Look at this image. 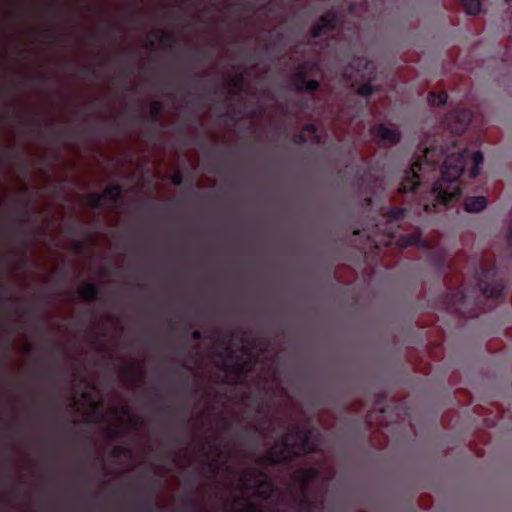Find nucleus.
<instances>
[{"mask_svg": "<svg viewBox=\"0 0 512 512\" xmlns=\"http://www.w3.org/2000/svg\"><path fill=\"white\" fill-rule=\"evenodd\" d=\"M214 450L216 452V456H217V459H214L210 462H207L206 463V466L209 467V469L213 472V473H217L219 471V458L221 456V450L218 446H214Z\"/></svg>", "mask_w": 512, "mask_h": 512, "instance_id": "obj_28", "label": "nucleus"}, {"mask_svg": "<svg viewBox=\"0 0 512 512\" xmlns=\"http://www.w3.org/2000/svg\"><path fill=\"white\" fill-rule=\"evenodd\" d=\"M367 422H368L369 424H371V423H372V414H369V415L367 416Z\"/></svg>", "mask_w": 512, "mask_h": 512, "instance_id": "obj_58", "label": "nucleus"}, {"mask_svg": "<svg viewBox=\"0 0 512 512\" xmlns=\"http://www.w3.org/2000/svg\"><path fill=\"white\" fill-rule=\"evenodd\" d=\"M245 7H246L247 10H252L253 9V6L250 5V4H247Z\"/></svg>", "mask_w": 512, "mask_h": 512, "instance_id": "obj_61", "label": "nucleus"}, {"mask_svg": "<svg viewBox=\"0 0 512 512\" xmlns=\"http://www.w3.org/2000/svg\"><path fill=\"white\" fill-rule=\"evenodd\" d=\"M254 401H255V403H257V405H258V412H260V411H261V403H260L259 399H258L257 397H255V398H254Z\"/></svg>", "mask_w": 512, "mask_h": 512, "instance_id": "obj_53", "label": "nucleus"}, {"mask_svg": "<svg viewBox=\"0 0 512 512\" xmlns=\"http://www.w3.org/2000/svg\"><path fill=\"white\" fill-rule=\"evenodd\" d=\"M295 445L294 441H291V434L288 432H285L274 445L276 446V453L279 457L283 458L285 464L300 457V453L296 451Z\"/></svg>", "mask_w": 512, "mask_h": 512, "instance_id": "obj_8", "label": "nucleus"}, {"mask_svg": "<svg viewBox=\"0 0 512 512\" xmlns=\"http://www.w3.org/2000/svg\"><path fill=\"white\" fill-rule=\"evenodd\" d=\"M398 245L401 248H406L409 246H419L426 247L427 242L422 239L421 232L417 231L409 235H403L398 239Z\"/></svg>", "mask_w": 512, "mask_h": 512, "instance_id": "obj_14", "label": "nucleus"}, {"mask_svg": "<svg viewBox=\"0 0 512 512\" xmlns=\"http://www.w3.org/2000/svg\"><path fill=\"white\" fill-rule=\"evenodd\" d=\"M252 367L251 363L250 362H247V361H242V362H238L234 365V371L235 373H237L238 375H243L245 374L250 368Z\"/></svg>", "mask_w": 512, "mask_h": 512, "instance_id": "obj_30", "label": "nucleus"}, {"mask_svg": "<svg viewBox=\"0 0 512 512\" xmlns=\"http://www.w3.org/2000/svg\"><path fill=\"white\" fill-rule=\"evenodd\" d=\"M173 442L176 443V444H180L182 441H181V438L179 437H174L173 438Z\"/></svg>", "mask_w": 512, "mask_h": 512, "instance_id": "obj_55", "label": "nucleus"}, {"mask_svg": "<svg viewBox=\"0 0 512 512\" xmlns=\"http://www.w3.org/2000/svg\"><path fill=\"white\" fill-rule=\"evenodd\" d=\"M256 434H262V432L260 431L259 428L257 427H254L252 429H249L247 427H245L241 433L239 434L241 437H244V436H249V437H254Z\"/></svg>", "mask_w": 512, "mask_h": 512, "instance_id": "obj_33", "label": "nucleus"}, {"mask_svg": "<svg viewBox=\"0 0 512 512\" xmlns=\"http://www.w3.org/2000/svg\"><path fill=\"white\" fill-rule=\"evenodd\" d=\"M487 206V200L484 196L467 197L464 200V210L466 212H480Z\"/></svg>", "mask_w": 512, "mask_h": 512, "instance_id": "obj_15", "label": "nucleus"}, {"mask_svg": "<svg viewBox=\"0 0 512 512\" xmlns=\"http://www.w3.org/2000/svg\"><path fill=\"white\" fill-rule=\"evenodd\" d=\"M163 112V103L155 100L150 103V116L154 122H157Z\"/></svg>", "mask_w": 512, "mask_h": 512, "instance_id": "obj_23", "label": "nucleus"}, {"mask_svg": "<svg viewBox=\"0 0 512 512\" xmlns=\"http://www.w3.org/2000/svg\"><path fill=\"white\" fill-rule=\"evenodd\" d=\"M317 67V63L306 61L303 64H301L297 70L295 71L293 77H292V83L297 89V85H300L304 83L308 79V74L311 69H314Z\"/></svg>", "mask_w": 512, "mask_h": 512, "instance_id": "obj_13", "label": "nucleus"}, {"mask_svg": "<svg viewBox=\"0 0 512 512\" xmlns=\"http://www.w3.org/2000/svg\"><path fill=\"white\" fill-rule=\"evenodd\" d=\"M28 126L31 127V132L43 137L44 134H45V131L43 129H41V126L38 122L36 121H29L27 122Z\"/></svg>", "mask_w": 512, "mask_h": 512, "instance_id": "obj_32", "label": "nucleus"}, {"mask_svg": "<svg viewBox=\"0 0 512 512\" xmlns=\"http://www.w3.org/2000/svg\"><path fill=\"white\" fill-rule=\"evenodd\" d=\"M135 508L144 512H152L154 505L149 499H142L136 502Z\"/></svg>", "mask_w": 512, "mask_h": 512, "instance_id": "obj_27", "label": "nucleus"}, {"mask_svg": "<svg viewBox=\"0 0 512 512\" xmlns=\"http://www.w3.org/2000/svg\"><path fill=\"white\" fill-rule=\"evenodd\" d=\"M205 77L204 74H200V73H196L194 74L193 76V79H194V82H195V85H200L201 83V80Z\"/></svg>", "mask_w": 512, "mask_h": 512, "instance_id": "obj_43", "label": "nucleus"}, {"mask_svg": "<svg viewBox=\"0 0 512 512\" xmlns=\"http://www.w3.org/2000/svg\"><path fill=\"white\" fill-rule=\"evenodd\" d=\"M461 4L469 15H477L481 11L480 0H461Z\"/></svg>", "mask_w": 512, "mask_h": 512, "instance_id": "obj_20", "label": "nucleus"}, {"mask_svg": "<svg viewBox=\"0 0 512 512\" xmlns=\"http://www.w3.org/2000/svg\"><path fill=\"white\" fill-rule=\"evenodd\" d=\"M257 462L261 465L276 466L285 464L283 458L276 453V446H272L266 454L258 457Z\"/></svg>", "mask_w": 512, "mask_h": 512, "instance_id": "obj_16", "label": "nucleus"}, {"mask_svg": "<svg viewBox=\"0 0 512 512\" xmlns=\"http://www.w3.org/2000/svg\"><path fill=\"white\" fill-rule=\"evenodd\" d=\"M373 93H374V88L370 82H366V83L360 85L356 90L357 95L365 97L367 99L369 97H371L373 95Z\"/></svg>", "mask_w": 512, "mask_h": 512, "instance_id": "obj_26", "label": "nucleus"}, {"mask_svg": "<svg viewBox=\"0 0 512 512\" xmlns=\"http://www.w3.org/2000/svg\"><path fill=\"white\" fill-rule=\"evenodd\" d=\"M105 36H111L113 35V30L111 28H108L104 31Z\"/></svg>", "mask_w": 512, "mask_h": 512, "instance_id": "obj_50", "label": "nucleus"}, {"mask_svg": "<svg viewBox=\"0 0 512 512\" xmlns=\"http://www.w3.org/2000/svg\"><path fill=\"white\" fill-rule=\"evenodd\" d=\"M369 133L373 141L380 147H393L401 142L402 134L399 129H392L383 123L370 126Z\"/></svg>", "mask_w": 512, "mask_h": 512, "instance_id": "obj_4", "label": "nucleus"}, {"mask_svg": "<svg viewBox=\"0 0 512 512\" xmlns=\"http://www.w3.org/2000/svg\"><path fill=\"white\" fill-rule=\"evenodd\" d=\"M179 418L183 421L184 425L187 426L190 422L189 411L187 407H183L179 412Z\"/></svg>", "mask_w": 512, "mask_h": 512, "instance_id": "obj_36", "label": "nucleus"}, {"mask_svg": "<svg viewBox=\"0 0 512 512\" xmlns=\"http://www.w3.org/2000/svg\"><path fill=\"white\" fill-rule=\"evenodd\" d=\"M472 120V112L469 109L455 110L448 114L447 122L453 134H462Z\"/></svg>", "mask_w": 512, "mask_h": 512, "instance_id": "obj_7", "label": "nucleus"}, {"mask_svg": "<svg viewBox=\"0 0 512 512\" xmlns=\"http://www.w3.org/2000/svg\"><path fill=\"white\" fill-rule=\"evenodd\" d=\"M318 476V470L313 467L299 468L293 473V479L299 482L303 490L307 491L309 484Z\"/></svg>", "mask_w": 512, "mask_h": 512, "instance_id": "obj_10", "label": "nucleus"}, {"mask_svg": "<svg viewBox=\"0 0 512 512\" xmlns=\"http://www.w3.org/2000/svg\"><path fill=\"white\" fill-rule=\"evenodd\" d=\"M347 149H348V152H349V153H352V151H353V147H352V145H348Z\"/></svg>", "mask_w": 512, "mask_h": 512, "instance_id": "obj_60", "label": "nucleus"}, {"mask_svg": "<svg viewBox=\"0 0 512 512\" xmlns=\"http://www.w3.org/2000/svg\"><path fill=\"white\" fill-rule=\"evenodd\" d=\"M123 378L125 381L133 382L136 378L135 374L129 371H123Z\"/></svg>", "mask_w": 512, "mask_h": 512, "instance_id": "obj_41", "label": "nucleus"}, {"mask_svg": "<svg viewBox=\"0 0 512 512\" xmlns=\"http://www.w3.org/2000/svg\"><path fill=\"white\" fill-rule=\"evenodd\" d=\"M5 348L8 349V341L5 342Z\"/></svg>", "mask_w": 512, "mask_h": 512, "instance_id": "obj_64", "label": "nucleus"}, {"mask_svg": "<svg viewBox=\"0 0 512 512\" xmlns=\"http://www.w3.org/2000/svg\"><path fill=\"white\" fill-rule=\"evenodd\" d=\"M28 204H29V201H26L20 211V220L23 221V222H27L28 219H29V211H28Z\"/></svg>", "mask_w": 512, "mask_h": 512, "instance_id": "obj_37", "label": "nucleus"}, {"mask_svg": "<svg viewBox=\"0 0 512 512\" xmlns=\"http://www.w3.org/2000/svg\"><path fill=\"white\" fill-rule=\"evenodd\" d=\"M125 72L130 75L133 72V70L131 68H126Z\"/></svg>", "mask_w": 512, "mask_h": 512, "instance_id": "obj_59", "label": "nucleus"}, {"mask_svg": "<svg viewBox=\"0 0 512 512\" xmlns=\"http://www.w3.org/2000/svg\"><path fill=\"white\" fill-rule=\"evenodd\" d=\"M6 156L7 157H10V158H17V155L16 154H12V153H6Z\"/></svg>", "mask_w": 512, "mask_h": 512, "instance_id": "obj_57", "label": "nucleus"}, {"mask_svg": "<svg viewBox=\"0 0 512 512\" xmlns=\"http://www.w3.org/2000/svg\"><path fill=\"white\" fill-rule=\"evenodd\" d=\"M41 375L46 378H50L53 375V369L51 367L45 366L41 369Z\"/></svg>", "mask_w": 512, "mask_h": 512, "instance_id": "obj_39", "label": "nucleus"}, {"mask_svg": "<svg viewBox=\"0 0 512 512\" xmlns=\"http://www.w3.org/2000/svg\"><path fill=\"white\" fill-rule=\"evenodd\" d=\"M198 54L203 58V59H208L211 57V51L209 50H199L198 51Z\"/></svg>", "mask_w": 512, "mask_h": 512, "instance_id": "obj_44", "label": "nucleus"}, {"mask_svg": "<svg viewBox=\"0 0 512 512\" xmlns=\"http://www.w3.org/2000/svg\"><path fill=\"white\" fill-rule=\"evenodd\" d=\"M191 337L193 340L195 341H199L201 339H203V334L201 331L199 330H194L192 333H191Z\"/></svg>", "mask_w": 512, "mask_h": 512, "instance_id": "obj_42", "label": "nucleus"}, {"mask_svg": "<svg viewBox=\"0 0 512 512\" xmlns=\"http://www.w3.org/2000/svg\"><path fill=\"white\" fill-rule=\"evenodd\" d=\"M294 434L296 437L294 441L295 449L300 453V457L318 451L317 441L320 433L316 429L297 427Z\"/></svg>", "mask_w": 512, "mask_h": 512, "instance_id": "obj_3", "label": "nucleus"}, {"mask_svg": "<svg viewBox=\"0 0 512 512\" xmlns=\"http://www.w3.org/2000/svg\"><path fill=\"white\" fill-rule=\"evenodd\" d=\"M247 510H248V512H256V511H257V506H256V504H254V503H248V505H247Z\"/></svg>", "mask_w": 512, "mask_h": 512, "instance_id": "obj_46", "label": "nucleus"}, {"mask_svg": "<svg viewBox=\"0 0 512 512\" xmlns=\"http://www.w3.org/2000/svg\"><path fill=\"white\" fill-rule=\"evenodd\" d=\"M57 274H58L59 276H61L62 278H65V277H66V272H65L64 270H58V271H57Z\"/></svg>", "mask_w": 512, "mask_h": 512, "instance_id": "obj_52", "label": "nucleus"}, {"mask_svg": "<svg viewBox=\"0 0 512 512\" xmlns=\"http://www.w3.org/2000/svg\"><path fill=\"white\" fill-rule=\"evenodd\" d=\"M82 73H83V74L91 73V74H93V75H95V76H96V71H95V70H91L90 68H84V69H82Z\"/></svg>", "mask_w": 512, "mask_h": 512, "instance_id": "obj_47", "label": "nucleus"}, {"mask_svg": "<svg viewBox=\"0 0 512 512\" xmlns=\"http://www.w3.org/2000/svg\"><path fill=\"white\" fill-rule=\"evenodd\" d=\"M409 213L407 208L391 207L388 209L386 215L391 222H398L404 220Z\"/></svg>", "mask_w": 512, "mask_h": 512, "instance_id": "obj_18", "label": "nucleus"}, {"mask_svg": "<svg viewBox=\"0 0 512 512\" xmlns=\"http://www.w3.org/2000/svg\"><path fill=\"white\" fill-rule=\"evenodd\" d=\"M97 131L96 128H86L78 131H67L65 134L73 138H85L94 135Z\"/></svg>", "mask_w": 512, "mask_h": 512, "instance_id": "obj_24", "label": "nucleus"}, {"mask_svg": "<svg viewBox=\"0 0 512 512\" xmlns=\"http://www.w3.org/2000/svg\"><path fill=\"white\" fill-rule=\"evenodd\" d=\"M303 130L307 133L315 134L317 131V127L312 123H308L304 125Z\"/></svg>", "mask_w": 512, "mask_h": 512, "instance_id": "obj_38", "label": "nucleus"}, {"mask_svg": "<svg viewBox=\"0 0 512 512\" xmlns=\"http://www.w3.org/2000/svg\"><path fill=\"white\" fill-rule=\"evenodd\" d=\"M39 80L43 83H47L50 79H49V77H47L45 75H41V76H39Z\"/></svg>", "mask_w": 512, "mask_h": 512, "instance_id": "obj_49", "label": "nucleus"}, {"mask_svg": "<svg viewBox=\"0 0 512 512\" xmlns=\"http://www.w3.org/2000/svg\"><path fill=\"white\" fill-rule=\"evenodd\" d=\"M230 85L233 88L241 91L244 87V79H243L242 75H237V76L232 77L230 79Z\"/></svg>", "mask_w": 512, "mask_h": 512, "instance_id": "obj_31", "label": "nucleus"}, {"mask_svg": "<svg viewBox=\"0 0 512 512\" xmlns=\"http://www.w3.org/2000/svg\"><path fill=\"white\" fill-rule=\"evenodd\" d=\"M427 100L431 106H442L446 104L448 94L445 91H442L439 94L431 91L428 94Z\"/></svg>", "mask_w": 512, "mask_h": 512, "instance_id": "obj_19", "label": "nucleus"}, {"mask_svg": "<svg viewBox=\"0 0 512 512\" xmlns=\"http://www.w3.org/2000/svg\"><path fill=\"white\" fill-rule=\"evenodd\" d=\"M103 201L109 199L112 203H117L122 198V187L119 184H113L106 187L102 193Z\"/></svg>", "mask_w": 512, "mask_h": 512, "instance_id": "obj_17", "label": "nucleus"}, {"mask_svg": "<svg viewBox=\"0 0 512 512\" xmlns=\"http://www.w3.org/2000/svg\"><path fill=\"white\" fill-rule=\"evenodd\" d=\"M22 166H23V170H24V172H26V171L28 170V166H27V164H25V163H24V164H22Z\"/></svg>", "mask_w": 512, "mask_h": 512, "instance_id": "obj_62", "label": "nucleus"}, {"mask_svg": "<svg viewBox=\"0 0 512 512\" xmlns=\"http://www.w3.org/2000/svg\"><path fill=\"white\" fill-rule=\"evenodd\" d=\"M468 297L463 289H451L447 294V307L449 310L458 313L462 316L476 317L480 309L468 308Z\"/></svg>", "mask_w": 512, "mask_h": 512, "instance_id": "obj_5", "label": "nucleus"}, {"mask_svg": "<svg viewBox=\"0 0 512 512\" xmlns=\"http://www.w3.org/2000/svg\"><path fill=\"white\" fill-rule=\"evenodd\" d=\"M362 62L364 63V68H367L369 62L365 59H359V66L362 64Z\"/></svg>", "mask_w": 512, "mask_h": 512, "instance_id": "obj_51", "label": "nucleus"}, {"mask_svg": "<svg viewBox=\"0 0 512 512\" xmlns=\"http://www.w3.org/2000/svg\"><path fill=\"white\" fill-rule=\"evenodd\" d=\"M76 230V224L75 223H71L69 226H68V231L69 233H74Z\"/></svg>", "mask_w": 512, "mask_h": 512, "instance_id": "obj_48", "label": "nucleus"}, {"mask_svg": "<svg viewBox=\"0 0 512 512\" xmlns=\"http://www.w3.org/2000/svg\"><path fill=\"white\" fill-rule=\"evenodd\" d=\"M158 34L160 35L159 41L163 46H170L171 43L176 42L175 36L171 33L158 32Z\"/></svg>", "mask_w": 512, "mask_h": 512, "instance_id": "obj_29", "label": "nucleus"}, {"mask_svg": "<svg viewBox=\"0 0 512 512\" xmlns=\"http://www.w3.org/2000/svg\"><path fill=\"white\" fill-rule=\"evenodd\" d=\"M112 456L115 458H120V457L131 458L132 450L129 447L118 445L113 448Z\"/></svg>", "mask_w": 512, "mask_h": 512, "instance_id": "obj_25", "label": "nucleus"}, {"mask_svg": "<svg viewBox=\"0 0 512 512\" xmlns=\"http://www.w3.org/2000/svg\"><path fill=\"white\" fill-rule=\"evenodd\" d=\"M152 485L153 486H158V485H160V481L158 479H153L152 480Z\"/></svg>", "mask_w": 512, "mask_h": 512, "instance_id": "obj_56", "label": "nucleus"}, {"mask_svg": "<svg viewBox=\"0 0 512 512\" xmlns=\"http://www.w3.org/2000/svg\"><path fill=\"white\" fill-rule=\"evenodd\" d=\"M243 476L246 481L256 483V487L259 491V494L261 495V497L263 499H268L270 497V492L264 493V492L260 491L264 487H268L269 489H271V487H272V484L269 481L266 473L262 469H259V468L248 469V470L244 471Z\"/></svg>", "mask_w": 512, "mask_h": 512, "instance_id": "obj_9", "label": "nucleus"}, {"mask_svg": "<svg viewBox=\"0 0 512 512\" xmlns=\"http://www.w3.org/2000/svg\"><path fill=\"white\" fill-rule=\"evenodd\" d=\"M189 386H190V383L187 380H185L183 383L184 390H187L189 388Z\"/></svg>", "mask_w": 512, "mask_h": 512, "instance_id": "obj_54", "label": "nucleus"}, {"mask_svg": "<svg viewBox=\"0 0 512 512\" xmlns=\"http://www.w3.org/2000/svg\"><path fill=\"white\" fill-rule=\"evenodd\" d=\"M122 432L119 428H110L108 430V435L110 438H117L121 436Z\"/></svg>", "mask_w": 512, "mask_h": 512, "instance_id": "obj_40", "label": "nucleus"}, {"mask_svg": "<svg viewBox=\"0 0 512 512\" xmlns=\"http://www.w3.org/2000/svg\"><path fill=\"white\" fill-rule=\"evenodd\" d=\"M292 141L296 145H303V144L307 143L308 139L304 133H298V134L294 135Z\"/></svg>", "mask_w": 512, "mask_h": 512, "instance_id": "obj_35", "label": "nucleus"}, {"mask_svg": "<svg viewBox=\"0 0 512 512\" xmlns=\"http://www.w3.org/2000/svg\"><path fill=\"white\" fill-rule=\"evenodd\" d=\"M469 158L473 163L470 177L475 178L484 160L481 151L464 148L449 152L447 147L431 145L405 171L398 192L409 194L416 202L417 211L442 212L454 207L462 196L459 178Z\"/></svg>", "mask_w": 512, "mask_h": 512, "instance_id": "obj_1", "label": "nucleus"}, {"mask_svg": "<svg viewBox=\"0 0 512 512\" xmlns=\"http://www.w3.org/2000/svg\"><path fill=\"white\" fill-rule=\"evenodd\" d=\"M296 509L300 512H315L318 508V502L312 499L306 490H303L301 495L295 499Z\"/></svg>", "mask_w": 512, "mask_h": 512, "instance_id": "obj_11", "label": "nucleus"}, {"mask_svg": "<svg viewBox=\"0 0 512 512\" xmlns=\"http://www.w3.org/2000/svg\"><path fill=\"white\" fill-rule=\"evenodd\" d=\"M314 139H315L316 141H318V140H319V136H318V135H315V136H314Z\"/></svg>", "mask_w": 512, "mask_h": 512, "instance_id": "obj_63", "label": "nucleus"}, {"mask_svg": "<svg viewBox=\"0 0 512 512\" xmlns=\"http://www.w3.org/2000/svg\"><path fill=\"white\" fill-rule=\"evenodd\" d=\"M338 23V13L334 10H329L322 14L317 23L311 27L310 35L313 39H318L325 33V30L334 31L337 28Z\"/></svg>", "mask_w": 512, "mask_h": 512, "instance_id": "obj_6", "label": "nucleus"}, {"mask_svg": "<svg viewBox=\"0 0 512 512\" xmlns=\"http://www.w3.org/2000/svg\"><path fill=\"white\" fill-rule=\"evenodd\" d=\"M82 249H83V245L80 242L75 241L74 242V250H75V252L80 253L82 251Z\"/></svg>", "mask_w": 512, "mask_h": 512, "instance_id": "obj_45", "label": "nucleus"}, {"mask_svg": "<svg viewBox=\"0 0 512 512\" xmlns=\"http://www.w3.org/2000/svg\"><path fill=\"white\" fill-rule=\"evenodd\" d=\"M171 183L174 186H180L184 183V177L180 172H176L171 177Z\"/></svg>", "mask_w": 512, "mask_h": 512, "instance_id": "obj_34", "label": "nucleus"}, {"mask_svg": "<svg viewBox=\"0 0 512 512\" xmlns=\"http://www.w3.org/2000/svg\"><path fill=\"white\" fill-rule=\"evenodd\" d=\"M86 203L93 209L102 208L103 196L100 193H90L85 197Z\"/></svg>", "mask_w": 512, "mask_h": 512, "instance_id": "obj_22", "label": "nucleus"}, {"mask_svg": "<svg viewBox=\"0 0 512 512\" xmlns=\"http://www.w3.org/2000/svg\"><path fill=\"white\" fill-rule=\"evenodd\" d=\"M78 294L82 300L93 302L99 300L101 289L98 285L88 282L78 289Z\"/></svg>", "mask_w": 512, "mask_h": 512, "instance_id": "obj_12", "label": "nucleus"}, {"mask_svg": "<svg viewBox=\"0 0 512 512\" xmlns=\"http://www.w3.org/2000/svg\"><path fill=\"white\" fill-rule=\"evenodd\" d=\"M320 88V82L315 79H307L304 83L297 85V91L314 93Z\"/></svg>", "mask_w": 512, "mask_h": 512, "instance_id": "obj_21", "label": "nucleus"}, {"mask_svg": "<svg viewBox=\"0 0 512 512\" xmlns=\"http://www.w3.org/2000/svg\"><path fill=\"white\" fill-rule=\"evenodd\" d=\"M477 286L482 295L487 298L500 296L504 290V284L498 275L495 264H490L475 274Z\"/></svg>", "mask_w": 512, "mask_h": 512, "instance_id": "obj_2", "label": "nucleus"}]
</instances>
